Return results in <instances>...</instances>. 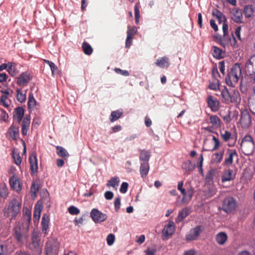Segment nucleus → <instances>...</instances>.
Masks as SVG:
<instances>
[{
  "instance_id": "nucleus-1",
  "label": "nucleus",
  "mask_w": 255,
  "mask_h": 255,
  "mask_svg": "<svg viewBox=\"0 0 255 255\" xmlns=\"http://www.w3.org/2000/svg\"><path fill=\"white\" fill-rule=\"evenodd\" d=\"M28 223L16 222L12 230V235L17 243L22 246L27 243L29 238Z\"/></svg>"
},
{
  "instance_id": "nucleus-2",
  "label": "nucleus",
  "mask_w": 255,
  "mask_h": 255,
  "mask_svg": "<svg viewBox=\"0 0 255 255\" xmlns=\"http://www.w3.org/2000/svg\"><path fill=\"white\" fill-rule=\"evenodd\" d=\"M242 68L239 63L234 64L228 70L227 76L225 78L226 84L230 87H234L241 77Z\"/></svg>"
},
{
  "instance_id": "nucleus-3",
  "label": "nucleus",
  "mask_w": 255,
  "mask_h": 255,
  "mask_svg": "<svg viewBox=\"0 0 255 255\" xmlns=\"http://www.w3.org/2000/svg\"><path fill=\"white\" fill-rule=\"evenodd\" d=\"M222 102L226 104H230L234 103L237 105L241 102V98L238 90L233 89L229 91L225 87L222 90L221 92Z\"/></svg>"
},
{
  "instance_id": "nucleus-4",
  "label": "nucleus",
  "mask_w": 255,
  "mask_h": 255,
  "mask_svg": "<svg viewBox=\"0 0 255 255\" xmlns=\"http://www.w3.org/2000/svg\"><path fill=\"white\" fill-rule=\"evenodd\" d=\"M21 203L16 198L10 201L7 208L4 209L3 214L5 217L9 218L10 220L15 219L19 212Z\"/></svg>"
},
{
  "instance_id": "nucleus-5",
  "label": "nucleus",
  "mask_w": 255,
  "mask_h": 255,
  "mask_svg": "<svg viewBox=\"0 0 255 255\" xmlns=\"http://www.w3.org/2000/svg\"><path fill=\"white\" fill-rule=\"evenodd\" d=\"M241 147L244 154L250 155L252 154L255 148L253 137L250 135H246L242 140Z\"/></svg>"
},
{
  "instance_id": "nucleus-6",
  "label": "nucleus",
  "mask_w": 255,
  "mask_h": 255,
  "mask_svg": "<svg viewBox=\"0 0 255 255\" xmlns=\"http://www.w3.org/2000/svg\"><path fill=\"white\" fill-rule=\"evenodd\" d=\"M237 206L236 200L231 196H228L223 201L222 209L227 214H230L235 211Z\"/></svg>"
},
{
  "instance_id": "nucleus-7",
  "label": "nucleus",
  "mask_w": 255,
  "mask_h": 255,
  "mask_svg": "<svg viewBox=\"0 0 255 255\" xmlns=\"http://www.w3.org/2000/svg\"><path fill=\"white\" fill-rule=\"evenodd\" d=\"M60 244L55 238L49 240L45 246V254L46 255H57Z\"/></svg>"
},
{
  "instance_id": "nucleus-8",
  "label": "nucleus",
  "mask_w": 255,
  "mask_h": 255,
  "mask_svg": "<svg viewBox=\"0 0 255 255\" xmlns=\"http://www.w3.org/2000/svg\"><path fill=\"white\" fill-rule=\"evenodd\" d=\"M42 245L38 235L33 233L31 237V243L29 244L28 248L35 254L41 255L42 253Z\"/></svg>"
},
{
  "instance_id": "nucleus-9",
  "label": "nucleus",
  "mask_w": 255,
  "mask_h": 255,
  "mask_svg": "<svg viewBox=\"0 0 255 255\" xmlns=\"http://www.w3.org/2000/svg\"><path fill=\"white\" fill-rule=\"evenodd\" d=\"M90 217L96 223H102L107 218L106 214L103 213L97 209H93L90 213Z\"/></svg>"
},
{
  "instance_id": "nucleus-10",
  "label": "nucleus",
  "mask_w": 255,
  "mask_h": 255,
  "mask_svg": "<svg viewBox=\"0 0 255 255\" xmlns=\"http://www.w3.org/2000/svg\"><path fill=\"white\" fill-rule=\"evenodd\" d=\"M202 227L197 226L195 228L191 229L190 231L186 234L185 240L187 242L196 240L202 232Z\"/></svg>"
},
{
  "instance_id": "nucleus-11",
  "label": "nucleus",
  "mask_w": 255,
  "mask_h": 255,
  "mask_svg": "<svg viewBox=\"0 0 255 255\" xmlns=\"http://www.w3.org/2000/svg\"><path fill=\"white\" fill-rule=\"evenodd\" d=\"M174 223L173 221H169L168 224L165 225L162 231V239L163 240L168 239L174 233Z\"/></svg>"
},
{
  "instance_id": "nucleus-12",
  "label": "nucleus",
  "mask_w": 255,
  "mask_h": 255,
  "mask_svg": "<svg viewBox=\"0 0 255 255\" xmlns=\"http://www.w3.org/2000/svg\"><path fill=\"white\" fill-rule=\"evenodd\" d=\"M238 157V154L236 150L228 149L226 153L225 160L223 165L229 166L232 164L233 162V157Z\"/></svg>"
},
{
  "instance_id": "nucleus-13",
  "label": "nucleus",
  "mask_w": 255,
  "mask_h": 255,
  "mask_svg": "<svg viewBox=\"0 0 255 255\" xmlns=\"http://www.w3.org/2000/svg\"><path fill=\"white\" fill-rule=\"evenodd\" d=\"M24 114V109L21 107L15 108L13 111V119L17 125H19Z\"/></svg>"
},
{
  "instance_id": "nucleus-14",
  "label": "nucleus",
  "mask_w": 255,
  "mask_h": 255,
  "mask_svg": "<svg viewBox=\"0 0 255 255\" xmlns=\"http://www.w3.org/2000/svg\"><path fill=\"white\" fill-rule=\"evenodd\" d=\"M207 102L212 112H217L219 109L220 102L216 98L212 96L207 97Z\"/></svg>"
},
{
  "instance_id": "nucleus-15",
  "label": "nucleus",
  "mask_w": 255,
  "mask_h": 255,
  "mask_svg": "<svg viewBox=\"0 0 255 255\" xmlns=\"http://www.w3.org/2000/svg\"><path fill=\"white\" fill-rule=\"evenodd\" d=\"M29 160L30 165L31 174L34 175L37 172L38 164L37 159L35 153H32L29 155Z\"/></svg>"
},
{
  "instance_id": "nucleus-16",
  "label": "nucleus",
  "mask_w": 255,
  "mask_h": 255,
  "mask_svg": "<svg viewBox=\"0 0 255 255\" xmlns=\"http://www.w3.org/2000/svg\"><path fill=\"white\" fill-rule=\"evenodd\" d=\"M31 80L30 74L27 72L22 73L19 77L17 78V83L20 86H24Z\"/></svg>"
},
{
  "instance_id": "nucleus-17",
  "label": "nucleus",
  "mask_w": 255,
  "mask_h": 255,
  "mask_svg": "<svg viewBox=\"0 0 255 255\" xmlns=\"http://www.w3.org/2000/svg\"><path fill=\"white\" fill-rule=\"evenodd\" d=\"M235 177L233 171L231 169L225 170L222 176L221 180L222 182L233 180Z\"/></svg>"
},
{
  "instance_id": "nucleus-18",
  "label": "nucleus",
  "mask_w": 255,
  "mask_h": 255,
  "mask_svg": "<svg viewBox=\"0 0 255 255\" xmlns=\"http://www.w3.org/2000/svg\"><path fill=\"white\" fill-rule=\"evenodd\" d=\"M212 51L213 56L217 59H222L225 56V51L217 46H213Z\"/></svg>"
},
{
  "instance_id": "nucleus-19",
  "label": "nucleus",
  "mask_w": 255,
  "mask_h": 255,
  "mask_svg": "<svg viewBox=\"0 0 255 255\" xmlns=\"http://www.w3.org/2000/svg\"><path fill=\"white\" fill-rule=\"evenodd\" d=\"M212 13L213 16L218 20L219 24H221L222 22L227 21L226 16L218 9L213 8Z\"/></svg>"
},
{
  "instance_id": "nucleus-20",
  "label": "nucleus",
  "mask_w": 255,
  "mask_h": 255,
  "mask_svg": "<svg viewBox=\"0 0 255 255\" xmlns=\"http://www.w3.org/2000/svg\"><path fill=\"white\" fill-rule=\"evenodd\" d=\"M9 184L10 187L16 191L21 190V187L20 185V183L17 177L13 175L9 179Z\"/></svg>"
},
{
  "instance_id": "nucleus-21",
  "label": "nucleus",
  "mask_w": 255,
  "mask_h": 255,
  "mask_svg": "<svg viewBox=\"0 0 255 255\" xmlns=\"http://www.w3.org/2000/svg\"><path fill=\"white\" fill-rule=\"evenodd\" d=\"M30 123V119L29 116H26L23 119L22 122V129L21 132L23 135L27 134L29 129V125Z\"/></svg>"
},
{
  "instance_id": "nucleus-22",
  "label": "nucleus",
  "mask_w": 255,
  "mask_h": 255,
  "mask_svg": "<svg viewBox=\"0 0 255 255\" xmlns=\"http://www.w3.org/2000/svg\"><path fill=\"white\" fill-rule=\"evenodd\" d=\"M209 123L213 128L217 129L221 127V121L216 115H211L209 117Z\"/></svg>"
},
{
  "instance_id": "nucleus-23",
  "label": "nucleus",
  "mask_w": 255,
  "mask_h": 255,
  "mask_svg": "<svg viewBox=\"0 0 255 255\" xmlns=\"http://www.w3.org/2000/svg\"><path fill=\"white\" fill-rule=\"evenodd\" d=\"M155 64L159 67L167 68L169 67L170 64L169 59L166 57H163L160 59H157Z\"/></svg>"
},
{
  "instance_id": "nucleus-24",
  "label": "nucleus",
  "mask_w": 255,
  "mask_h": 255,
  "mask_svg": "<svg viewBox=\"0 0 255 255\" xmlns=\"http://www.w3.org/2000/svg\"><path fill=\"white\" fill-rule=\"evenodd\" d=\"M49 217L45 214L43 215L41 221L42 231L46 235L49 228Z\"/></svg>"
},
{
  "instance_id": "nucleus-25",
  "label": "nucleus",
  "mask_w": 255,
  "mask_h": 255,
  "mask_svg": "<svg viewBox=\"0 0 255 255\" xmlns=\"http://www.w3.org/2000/svg\"><path fill=\"white\" fill-rule=\"evenodd\" d=\"M8 132L13 139H17L19 136V127L12 125L9 128Z\"/></svg>"
},
{
  "instance_id": "nucleus-26",
  "label": "nucleus",
  "mask_w": 255,
  "mask_h": 255,
  "mask_svg": "<svg viewBox=\"0 0 255 255\" xmlns=\"http://www.w3.org/2000/svg\"><path fill=\"white\" fill-rule=\"evenodd\" d=\"M190 214V210L188 208H185L181 211L179 212L178 216L176 218V221L178 222H180L186 218Z\"/></svg>"
},
{
  "instance_id": "nucleus-27",
  "label": "nucleus",
  "mask_w": 255,
  "mask_h": 255,
  "mask_svg": "<svg viewBox=\"0 0 255 255\" xmlns=\"http://www.w3.org/2000/svg\"><path fill=\"white\" fill-rule=\"evenodd\" d=\"M243 18V13L241 10L236 9L233 14L232 19L236 23H242Z\"/></svg>"
},
{
  "instance_id": "nucleus-28",
  "label": "nucleus",
  "mask_w": 255,
  "mask_h": 255,
  "mask_svg": "<svg viewBox=\"0 0 255 255\" xmlns=\"http://www.w3.org/2000/svg\"><path fill=\"white\" fill-rule=\"evenodd\" d=\"M228 239L227 235L225 232L219 233L216 237V241L220 245H224Z\"/></svg>"
},
{
  "instance_id": "nucleus-29",
  "label": "nucleus",
  "mask_w": 255,
  "mask_h": 255,
  "mask_svg": "<svg viewBox=\"0 0 255 255\" xmlns=\"http://www.w3.org/2000/svg\"><path fill=\"white\" fill-rule=\"evenodd\" d=\"M8 73L12 76L16 75L18 73V70L16 68V64L13 62H8L7 64Z\"/></svg>"
},
{
  "instance_id": "nucleus-30",
  "label": "nucleus",
  "mask_w": 255,
  "mask_h": 255,
  "mask_svg": "<svg viewBox=\"0 0 255 255\" xmlns=\"http://www.w3.org/2000/svg\"><path fill=\"white\" fill-rule=\"evenodd\" d=\"M149 169L148 162H141L140 167V172L142 178L145 177L148 174Z\"/></svg>"
},
{
  "instance_id": "nucleus-31",
  "label": "nucleus",
  "mask_w": 255,
  "mask_h": 255,
  "mask_svg": "<svg viewBox=\"0 0 255 255\" xmlns=\"http://www.w3.org/2000/svg\"><path fill=\"white\" fill-rule=\"evenodd\" d=\"M123 112L122 110H118L113 111L110 116V120L111 122H114L120 119L123 115Z\"/></svg>"
},
{
  "instance_id": "nucleus-32",
  "label": "nucleus",
  "mask_w": 255,
  "mask_h": 255,
  "mask_svg": "<svg viewBox=\"0 0 255 255\" xmlns=\"http://www.w3.org/2000/svg\"><path fill=\"white\" fill-rule=\"evenodd\" d=\"M241 122L245 126L250 125L252 123L250 115L248 113H243L241 117Z\"/></svg>"
},
{
  "instance_id": "nucleus-33",
  "label": "nucleus",
  "mask_w": 255,
  "mask_h": 255,
  "mask_svg": "<svg viewBox=\"0 0 255 255\" xmlns=\"http://www.w3.org/2000/svg\"><path fill=\"white\" fill-rule=\"evenodd\" d=\"M120 183L119 178L118 177H112L109 180L107 183V186L108 187H113L116 190L117 189V187L119 186Z\"/></svg>"
},
{
  "instance_id": "nucleus-34",
  "label": "nucleus",
  "mask_w": 255,
  "mask_h": 255,
  "mask_svg": "<svg viewBox=\"0 0 255 255\" xmlns=\"http://www.w3.org/2000/svg\"><path fill=\"white\" fill-rule=\"evenodd\" d=\"M224 154V151H220L218 152L215 153L212 158V161L214 163H220L223 159V157Z\"/></svg>"
},
{
  "instance_id": "nucleus-35",
  "label": "nucleus",
  "mask_w": 255,
  "mask_h": 255,
  "mask_svg": "<svg viewBox=\"0 0 255 255\" xmlns=\"http://www.w3.org/2000/svg\"><path fill=\"white\" fill-rule=\"evenodd\" d=\"M150 156V152L145 150H140L139 159L142 162H148Z\"/></svg>"
},
{
  "instance_id": "nucleus-36",
  "label": "nucleus",
  "mask_w": 255,
  "mask_h": 255,
  "mask_svg": "<svg viewBox=\"0 0 255 255\" xmlns=\"http://www.w3.org/2000/svg\"><path fill=\"white\" fill-rule=\"evenodd\" d=\"M82 48L84 53L86 55H90L93 53V49L92 46L85 41L82 43Z\"/></svg>"
},
{
  "instance_id": "nucleus-37",
  "label": "nucleus",
  "mask_w": 255,
  "mask_h": 255,
  "mask_svg": "<svg viewBox=\"0 0 255 255\" xmlns=\"http://www.w3.org/2000/svg\"><path fill=\"white\" fill-rule=\"evenodd\" d=\"M56 151L57 154L60 157L65 158L69 156V154L67 151L62 146H57L56 147Z\"/></svg>"
},
{
  "instance_id": "nucleus-38",
  "label": "nucleus",
  "mask_w": 255,
  "mask_h": 255,
  "mask_svg": "<svg viewBox=\"0 0 255 255\" xmlns=\"http://www.w3.org/2000/svg\"><path fill=\"white\" fill-rule=\"evenodd\" d=\"M16 97L17 100L20 103H23L26 101V96L25 93H23L21 89H16Z\"/></svg>"
},
{
  "instance_id": "nucleus-39",
  "label": "nucleus",
  "mask_w": 255,
  "mask_h": 255,
  "mask_svg": "<svg viewBox=\"0 0 255 255\" xmlns=\"http://www.w3.org/2000/svg\"><path fill=\"white\" fill-rule=\"evenodd\" d=\"M8 194V189L6 185L4 183L0 184V196L6 198Z\"/></svg>"
},
{
  "instance_id": "nucleus-40",
  "label": "nucleus",
  "mask_w": 255,
  "mask_h": 255,
  "mask_svg": "<svg viewBox=\"0 0 255 255\" xmlns=\"http://www.w3.org/2000/svg\"><path fill=\"white\" fill-rule=\"evenodd\" d=\"M42 207L41 205H36L34 210V214H33V220L34 221H36L37 220H39L40 217L41 212L42 211Z\"/></svg>"
},
{
  "instance_id": "nucleus-41",
  "label": "nucleus",
  "mask_w": 255,
  "mask_h": 255,
  "mask_svg": "<svg viewBox=\"0 0 255 255\" xmlns=\"http://www.w3.org/2000/svg\"><path fill=\"white\" fill-rule=\"evenodd\" d=\"M212 140L214 143V146L212 149H205L206 151H213L217 150L221 145L220 141L219 139L215 137L214 135L212 136Z\"/></svg>"
},
{
  "instance_id": "nucleus-42",
  "label": "nucleus",
  "mask_w": 255,
  "mask_h": 255,
  "mask_svg": "<svg viewBox=\"0 0 255 255\" xmlns=\"http://www.w3.org/2000/svg\"><path fill=\"white\" fill-rule=\"evenodd\" d=\"M140 4L139 3H136L134 6V17H135V21L136 24L139 23V18H140Z\"/></svg>"
},
{
  "instance_id": "nucleus-43",
  "label": "nucleus",
  "mask_w": 255,
  "mask_h": 255,
  "mask_svg": "<svg viewBox=\"0 0 255 255\" xmlns=\"http://www.w3.org/2000/svg\"><path fill=\"white\" fill-rule=\"evenodd\" d=\"M254 13L253 8L251 5H246L244 9V14L245 16L249 18L252 16Z\"/></svg>"
},
{
  "instance_id": "nucleus-44",
  "label": "nucleus",
  "mask_w": 255,
  "mask_h": 255,
  "mask_svg": "<svg viewBox=\"0 0 255 255\" xmlns=\"http://www.w3.org/2000/svg\"><path fill=\"white\" fill-rule=\"evenodd\" d=\"M186 203H188L192 199L194 193V189L192 187L186 189Z\"/></svg>"
},
{
  "instance_id": "nucleus-45",
  "label": "nucleus",
  "mask_w": 255,
  "mask_h": 255,
  "mask_svg": "<svg viewBox=\"0 0 255 255\" xmlns=\"http://www.w3.org/2000/svg\"><path fill=\"white\" fill-rule=\"evenodd\" d=\"M182 168L187 172L192 170L194 168V166L192 164L191 161H188L183 163Z\"/></svg>"
},
{
  "instance_id": "nucleus-46",
  "label": "nucleus",
  "mask_w": 255,
  "mask_h": 255,
  "mask_svg": "<svg viewBox=\"0 0 255 255\" xmlns=\"http://www.w3.org/2000/svg\"><path fill=\"white\" fill-rule=\"evenodd\" d=\"M217 189L215 187L212 186L210 187L206 192L205 195L208 198H210L216 194Z\"/></svg>"
},
{
  "instance_id": "nucleus-47",
  "label": "nucleus",
  "mask_w": 255,
  "mask_h": 255,
  "mask_svg": "<svg viewBox=\"0 0 255 255\" xmlns=\"http://www.w3.org/2000/svg\"><path fill=\"white\" fill-rule=\"evenodd\" d=\"M12 156L14 159V163L17 165H19L21 163V158L19 155V154L15 151V150H13L12 152Z\"/></svg>"
},
{
  "instance_id": "nucleus-48",
  "label": "nucleus",
  "mask_w": 255,
  "mask_h": 255,
  "mask_svg": "<svg viewBox=\"0 0 255 255\" xmlns=\"http://www.w3.org/2000/svg\"><path fill=\"white\" fill-rule=\"evenodd\" d=\"M36 100H35L33 94L32 93H30L29 94L28 102V106L29 108L35 106L36 105Z\"/></svg>"
},
{
  "instance_id": "nucleus-49",
  "label": "nucleus",
  "mask_w": 255,
  "mask_h": 255,
  "mask_svg": "<svg viewBox=\"0 0 255 255\" xmlns=\"http://www.w3.org/2000/svg\"><path fill=\"white\" fill-rule=\"evenodd\" d=\"M44 61L45 63L47 64L49 66L52 73L53 74L54 72L57 70V66L52 61H49L48 60H44Z\"/></svg>"
},
{
  "instance_id": "nucleus-50",
  "label": "nucleus",
  "mask_w": 255,
  "mask_h": 255,
  "mask_svg": "<svg viewBox=\"0 0 255 255\" xmlns=\"http://www.w3.org/2000/svg\"><path fill=\"white\" fill-rule=\"evenodd\" d=\"M68 210L70 214L73 215H78L80 213V210L74 206H70Z\"/></svg>"
},
{
  "instance_id": "nucleus-51",
  "label": "nucleus",
  "mask_w": 255,
  "mask_h": 255,
  "mask_svg": "<svg viewBox=\"0 0 255 255\" xmlns=\"http://www.w3.org/2000/svg\"><path fill=\"white\" fill-rule=\"evenodd\" d=\"M115 241V236L113 234H110L107 237V244L109 246H112L114 243Z\"/></svg>"
},
{
  "instance_id": "nucleus-52",
  "label": "nucleus",
  "mask_w": 255,
  "mask_h": 255,
  "mask_svg": "<svg viewBox=\"0 0 255 255\" xmlns=\"http://www.w3.org/2000/svg\"><path fill=\"white\" fill-rule=\"evenodd\" d=\"M24 216V218L26 220L25 222L24 223H28V226H29L31 220V213L28 209H26L25 210V215Z\"/></svg>"
},
{
  "instance_id": "nucleus-53",
  "label": "nucleus",
  "mask_w": 255,
  "mask_h": 255,
  "mask_svg": "<svg viewBox=\"0 0 255 255\" xmlns=\"http://www.w3.org/2000/svg\"><path fill=\"white\" fill-rule=\"evenodd\" d=\"M221 136L224 141H227L231 136V133L226 130L224 132H221Z\"/></svg>"
},
{
  "instance_id": "nucleus-54",
  "label": "nucleus",
  "mask_w": 255,
  "mask_h": 255,
  "mask_svg": "<svg viewBox=\"0 0 255 255\" xmlns=\"http://www.w3.org/2000/svg\"><path fill=\"white\" fill-rule=\"evenodd\" d=\"M137 32V28L135 26H133L130 28H128L127 31V35L128 34L131 37L133 38V36L136 34Z\"/></svg>"
},
{
  "instance_id": "nucleus-55",
  "label": "nucleus",
  "mask_w": 255,
  "mask_h": 255,
  "mask_svg": "<svg viewBox=\"0 0 255 255\" xmlns=\"http://www.w3.org/2000/svg\"><path fill=\"white\" fill-rule=\"evenodd\" d=\"M115 209L116 212H118L121 206V198L120 197H117L114 201Z\"/></svg>"
},
{
  "instance_id": "nucleus-56",
  "label": "nucleus",
  "mask_w": 255,
  "mask_h": 255,
  "mask_svg": "<svg viewBox=\"0 0 255 255\" xmlns=\"http://www.w3.org/2000/svg\"><path fill=\"white\" fill-rule=\"evenodd\" d=\"M128 184L127 182H123L120 189V192L122 193H125L128 190Z\"/></svg>"
},
{
  "instance_id": "nucleus-57",
  "label": "nucleus",
  "mask_w": 255,
  "mask_h": 255,
  "mask_svg": "<svg viewBox=\"0 0 255 255\" xmlns=\"http://www.w3.org/2000/svg\"><path fill=\"white\" fill-rule=\"evenodd\" d=\"M223 26L222 29L223 32V35L226 36L228 35V25L226 22H222Z\"/></svg>"
},
{
  "instance_id": "nucleus-58",
  "label": "nucleus",
  "mask_w": 255,
  "mask_h": 255,
  "mask_svg": "<svg viewBox=\"0 0 255 255\" xmlns=\"http://www.w3.org/2000/svg\"><path fill=\"white\" fill-rule=\"evenodd\" d=\"M115 71L119 74H121V75L125 76H128L129 75V73L127 70H123L120 68H116L115 69Z\"/></svg>"
},
{
  "instance_id": "nucleus-59",
  "label": "nucleus",
  "mask_w": 255,
  "mask_h": 255,
  "mask_svg": "<svg viewBox=\"0 0 255 255\" xmlns=\"http://www.w3.org/2000/svg\"><path fill=\"white\" fill-rule=\"evenodd\" d=\"M219 68L221 73L224 75L225 74V62L224 61L219 62Z\"/></svg>"
},
{
  "instance_id": "nucleus-60",
  "label": "nucleus",
  "mask_w": 255,
  "mask_h": 255,
  "mask_svg": "<svg viewBox=\"0 0 255 255\" xmlns=\"http://www.w3.org/2000/svg\"><path fill=\"white\" fill-rule=\"evenodd\" d=\"M145 255H155L156 252V250L155 249H150L148 248L145 251Z\"/></svg>"
},
{
  "instance_id": "nucleus-61",
  "label": "nucleus",
  "mask_w": 255,
  "mask_h": 255,
  "mask_svg": "<svg viewBox=\"0 0 255 255\" xmlns=\"http://www.w3.org/2000/svg\"><path fill=\"white\" fill-rule=\"evenodd\" d=\"M104 196L107 200H109L113 198L114 194L112 191H107L105 193Z\"/></svg>"
},
{
  "instance_id": "nucleus-62",
  "label": "nucleus",
  "mask_w": 255,
  "mask_h": 255,
  "mask_svg": "<svg viewBox=\"0 0 255 255\" xmlns=\"http://www.w3.org/2000/svg\"><path fill=\"white\" fill-rule=\"evenodd\" d=\"M38 187L36 186L35 183H33L32 184L31 187V191L32 193V196H33V194L34 195V196L36 195V193L38 191Z\"/></svg>"
},
{
  "instance_id": "nucleus-63",
  "label": "nucleus",
  "mask_w": 255,
  "mask_h": 255,
  "mask_svg": "<svg viewBox=\"0 0 255 255\" xmlns=\"http://www.w3.org/2000/svg\"><path fill=\"white\" fill-rule=\"evenodd\" d=\"M132 38L130 37L128 34L127 35L126 41V47L127 48H129L132 42Z\"/></svg>"
},
{
  "instance_id": "nucleus-64",
  "label": "nucleus",
  "mask_w": 255,
  "mask_h": 255,
  "mask_svg": "<svg viewBox=\"0 0 255 255\" xmlns=\"http://www.w3.org/2000/svg\"><path fill=\"white\" fill-rule=\"evenodd\" d=\"M8 78V76L5 73L0 74V82L3 83L5 82Z\"/></svg>"
}]
</instances>
